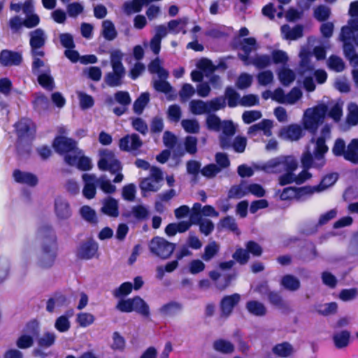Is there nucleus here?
Returning <instances> with one entry per match:
<instances>
[{"instance_id": "nucleus-20", "label": "nucleus", "mask_w": 358, "mask_h": 358, "mask_svg": "<svg viewBox=\"0 0 358 358\" xmlns=\"http://www.w3.org/2000/svg\"><path fill=\"white\" fill-rule=\"evenodd\" d=\"M242 62L246 66L253 65L257 69H264L268 67L271 64V59L267 55H255L250 59H248L246 55L242 57Z\"/></svg>"}, {"instance_id": "nucleus-6", "label": "nucleus", "mask_w": 358, "mask_h": 358, "mask_svg": "<svg viewBox=\"0 0 358 358\" xmlns=\"http://www.w3.org/2000/svg\"><path fill=\"white\" fill-rule=\"evenodd\" d=\"M150 251L155 256L166 259L175 250V244L161 237L153 238L149 243Z\"/></svg>"}, {"instance_id": "nucleus-40", "label": "nucleus", "mask_w": 358, "mask_h": 358, "mask_svg": "<svg viewBox=\"0 0 358 358\" xmlns=\"http://www.w3.org/2000/svg\"><path fill=\"white\" fill-rule=\"evenodd\" d=\"M123 53L119 50L110 52V64L113 71H125L122 65Z\"/></svg>"}, {"instance_id": "nucleus-38", "label": "nucleus", "mask_w": 358, "mask_h": 358, "mask_svg": "<svg viewBox=\"0 0 358 358\" xmlns=\"http://www.w3.org/2000/svg\"><path fill=\"white\" fill-rule=\"evenodd\" d=\"M125 75V71H113L106 76V83L111 87L119 86Z\"/></svg>"}, {"instance_id": "nucleus-8", "label": "nucleus", "mask_w": 358, "mask_h": 358, "mask_svg": "<svg viewBox=\"0 0 358 358\" xmlns=\"http://www.w3.org/2000/svg\"><path fill=\"white\" fill-rule=\"evenodd\" d=\"M162 179V171L156 167H152L150 176L141 181L140 187L143 192L157 191L161 187Z\"/></svg>"}, {"instance_id": "nucleus-64", "label": "nucleus", "mask_w": 358, "mask_h": 358, "mask_svg": "<svg viewBox=\"0 0 358 358\" xmlns=\"http://www.w3.org/2000/svg\"><path fill=\"white\" fill-rule=\"evenodd\" d=\"M262 116V113L259 110H252L245 111L242 115V118L245 124H250L259 120Z\"/></svg>"}, {"instance_id": "nucleus-19", "label": "nucleus", "mask_w": 358, "mask_h": 358, "mask_svg": "<svg viewBox=\"0 0 358 358\" xmlns=\"http://www.w3.org/2000/svg\"><path fill=\"white\" fill-rule=\"evenodd\" d=\"M241 296L238 294L224 296L220 302L222 315L228 317L232 313L234 308L240 302Z\"/></svg>"}, {"instance_id": "nucleus-18", "label": "nucleus", "mask_w": 358, "mask_h": 358, "mask_svg": "<svg viewBox=\"0 0 358 358\" xmlns=\"http://www.w3.org/2000/svg\"><path fill=\"white\" fill-rule=\"evenodd\" d=\"M358 31V16L351 17L348 24L341 28L338 39L341 42H351L355 31Z\"/></svg>"}, {"instance_id": "nucleus-61", "label": "nucleus", "mask_w": 358, "mask_h": 358, "mask_svg": "<svg viewBox=\"0 0 358 358\" xmlns=\"http://www.w3.org/2000/svg\"><path fill=\"white\" fill-rule=\"evenodd\" d=\"M65 298L63 296H57L50 299L47 302L46 310L50 313H53L57 308L61 307Z\"/></svg>"}, {"instance_id": "nucleus-4", "label": "nucleus", "mask_w": 358, "mask_h": 358, "mask_svg": "<svg viewBox=\"0 0 358 358\" xmlns=\"http://www.w3.org/2000/svg\"><path fill=\"white\" fill-rule=\"evenodd\" d=\"M327 112V107L324 104H319L313 108L305 110L302 123L306 129L315 131L318 126L323 122Z\"/></svg>"}, {"instance_id": "nucleus-63", "label": "nucleus", "mask_w": 358, "mask_h": 358, "mask_svg": "<svg viewBox=\"0 0 358 358\" xmlns=\"http://www.w3.org/2000/svg\"><path fill=\"white\" fill-rule=\"evenodd\" d=\"M226 99L228 100V105L230 107H235L239 105V94L232 88H227L225 92Z\"/></svg>"}, {"instance_id": "nucleus-62", "label": "nucleus", "mask_w": 358, "mask_h": 358, "mask_svg": "<svg viewBox=\"0 0 358 358\" xmlns=\"http://www.w3.org/2000/svg\"><path fill=\"white\" fill-rule=\"evenodd\" d=\"M39 84L48 90H52L54 87L53 78L50 76L49 72L41 73L38 77Z\"/></svg>"}, {"instance_id": "nucleus-45", "label": "nucleus", "mask_w": 358, "mask_h": 358, "mask_svg": "<svg viewBox=\"0 0 358 358\" xmlns=\"http://www.w3.org/2000/svg\"><path fill=\"white\" fill-rule=\"evenodd\" d=\"M187 18L184 17L179 20H171L168 24L169 31L173 34H178L179 32L186 33L185 29L187 24Z\"/></svg>"}, {"instance_id": "nucleus-17", "label": "nucleus", "mask_w": 358, "mask_h": 358, "mask_svg": "<svg viewBox=\"0 0 358 358\" xmlns=\"http://www.w3.org/2000/svg\"><path fill=\"white\" fill-rule=\"evenodd\" d=\"M337 180L338 175L336 173H329L325 176L322 179L320 183L318 185L313 187H306L303 189V190L306 193L309 194H313L315 192H321L334 185Z\"/></svg>"}, {"instance_id": "nucleus-44", "label": "nucleus", "mask_w": 358, "mask_h": 358, "mask_svg": "<svg viewBox=\"0 0 358 358\" xmlns=\"http://www.w3.org/2000/svg\"><path fill=\"white\" fill-rule=\"evenodd\" d=\"M248 194V184L241 182L238 185H234L229 191V197L240 199Z\"/></svg>"}, {"instance_id": "nucleus-22", "label": "nucleus", "mask_w": 358, "mask_h": 358, "mask_svg": "<svg viewBox=\"0 0 358 358\" xmlns=\"http://www.w3.org/2000/svg\"><path fill=\"white\" fill-rule=\"evenodd\" d=\"M55 213L60 220L69 219L71 216V210L69 202L62 198H57L55 201Z\"/></svg>"}, {"instance_id": "nucleus-49", "label": "nucleus", "mask_w": 358, "mask_h": 358, "mask_svg": "<svg viewBox=\"0 0 358 358\" xmlns=\"http://www.w3.org/2000/svg\"><path fill=\"white\" fill-rule=\"evenodd\" d=\"M56 340V335L53 332H45L38 338V346L43 348H48L52 346Z\"/></svg>"}, {"instance_id": "nucleus-21", "label": "nucleus", "mask_w": 358, "mask_h": 358, "mask_svg": "<svg viewBox=\"0 0 358 358\" xmlns=\"http://www.w3.org/2000/svg\"><path fill=\"white\" fill-rule=\"evenodd\" d=\"M83 180L85 182L83 189V196L88 199L94 198L96 194V185H97L96 177L93 174L84 173Z\"/></svg>"}, {"instance_id": "nucleus-30", "label": "nucleus", "mask_w": 358, "mask_h": 358, "mask_svg": "<svg viewBox=\"0 0 358 358\" xmlns=\"http://www.w3.org/2000/svg\"><path fill=\"white\" fill-rule=\"evenodd\" d=\"M277 75L280 83L284 86H289L296 78L294 71L285 66L277 70Z\"/></svg>"}, {"instance_id": "nucleus-39", "label": "nucleus", "mask_w": 358, "mask_h": 358, "mask_svg": "<svg viewBox=\"0 0 358 358\" xmlns=\"http://www.w3.org/2000/svg\"><path fill=\"white\" fill-rule=\"evenodd\" d=\"M214 349L223 354H230L234 351V345L229 341L219 339L213 343Z\"/></svg>"}, {"instance_id": "nucleus-52", "label": "nucleus", "mask_w": 358, "mask_h": 358, "mask_svg": "<svg viewBox=\"0 0 358 358\" xmlns=\"http://www.w3.org/2000/svg\"><path fill=\"white\" fill-rule=\"evenodd\" d=\"M144 4V0H132L124 4V9L127 14L137 13L141 10Z\"/></svg>"}, {"instance_id": "nucleus-16", "label": "nucleus", "mask_w": 358, "mask_h": 358, "mask_svg": "<svg viewBox=\"0 0 358 358\" xmlns=\"http://www.w3.org/2000/svg\"><path fill=\"white\" fill-rule=\"evenodd\" d=\"M279 136L286 141H298L303 136L302 127L297 124L283 127L279 132Z\"/></svg>"}, {"instance_id": "nucleus-9", "label": "nucleus", "mask_w": 358, "mask_h": 358, "mask_svg": "<svg viewBox=\"0 0 358 358\" xmlns=\"http://www.w3.org/2000/svg\"><path fill=\"white\" fill-rule=\"evenodd\" d=\"M30 46L31 48V54L33 57L44 56V52L41 49L45 43L46 36L43 30L36 29L29 34Z\"/></svg>"}, {"instance_id": "nucleus-58", "label": "nucleus", "mask_w": 358, "mask_h": 358, "mask_svg": "<svg viewBox=\"0 0 358 358\" xmlns=\"http://www.w3.org/2000/svg\"><path fill=\"white\" fill-rule=\"evenodd\" d=\"M302 97V92L298 87H294L286 94L285 104L293 105L296 103Z\"/></svg>"}, {"instance_id": "nucleus-48", "label": "nucleus", "mask_w": 358, "mask_h": 358, "mask_svg": "<svg viewBox=\"0 0 358 358\" xmlns=\"http://www.w3.org/2000/svg\"><path fill=\"white\" fill-rule=\"evenodd\" d=\"M219 250L220 245L215 241H212L205 247L201 257L204 261L208 262L217 255Z\"/></svg>"}, {"instance_id": "nucleus-60", "label": "nucleus", "mask_w": 358, "mask_h": 358, "mask_svg": "<svg viewBox=\"0 0 358 358\" xmlns=\"http://www.w3.org/2000/svg\"><path fill=\"white\" fill-rule=\"evenodd\" d=\"M149 101V94L143 93L134 102V110L136 113L141 114Z\"/></svg>"}, {"instance_id": "nucleus-55", "label": "nucleus", "mask_w": 358, "mask_h": 358, "mask_svg": "<svg viewBox=\"0 0 358 358\" xmlns=\"http://www.w3.org/2000/svg\"><path fill=\"white\" fill-rule=\"evenodd\" d=\"M271 56V62H273L275 64H282L285 66L289 60L287 52L281 50H273Z\"/></svg>"}, {"instance_id": "nucleus-10", "label": "nucleus", "mask_w": 358, "mask_h": 358, "mask_svg": "<svg viewBox=\"0 0 358 358\" xmlns=\"http://www.w3.org/2000/svg\"><path fill=\"white\" fill-rule=\"evenodd\" d=\"M64 160L69 165L76 166L83 171H87L92 168V162L90 158L85 157L81 150L74 151L73 155H65Z\"/></svg>"}, {"instance_id": "nucleus-15", "label": "nucleus", "mask_w": 358, "mask_h": 358, "mask_svg": "<svg viewBox=\"0 0 358 358\" xmlns=\"http://www.w3.org/2000/svg\"><path fill=\"white\" fill-rule=\"evenodd\" d=\"M273 127V121L264 119L257 124H255L249 127L248 134L250 137H255L259 133H262L263 135L269 137L272 135V128Z\"/></svg>"}, {"instance_id": "nucleus-43", "label": "nucleus", "mask_w": 358, "mask_h": 358, "mask_svg": "<svg viewBox=\"0 0 358 358\" xmlns=\"http://www.w3.org/2000/svg\"><path fill=\"white\" fill-rule=\"evenodd\" d=\"M102 35L108 41H112L117 36V31L113 23L110 20L102 22Z\"/></svg>"}, {"instance_id": "nucleus-37", "label": "nucleus", "mask_w": 358, "mask_h": 358, "mask_svg": "<svg viewBox=\"0 0 358 358\" xmlns=\"http://www.w3.org/2000/svg\"><path fill=\"white\" fill-rule=\"evenodd\" d=\"M131 299L133 305L132 311H135L143 316L148 317L150 314L149 306L145 301L139 296H136Z\"/></svg>"}, {"instance_id": "nucleus-1", "label": "nucleus", "mask_w": 358, "mask_h": 358, "mask_svg": "<svg viewBox=\"0 0 358 358\" xmlns=\"http://www.w3.org/2000/svg\"><path fill=\"white\" fill-rule=\"evenodd\" d=\"M255 167L267 173H284L278 178L280 185L293 182L301 184L312 176L311 173L305 168L299 175L296 176L294 173V171L298 167V162L292 155H280L272 158L266 162L259 163V165H255Z\"/></svg>"}, {"instance_id": "nucleus-57", "label": "nucleus", "mask_w": 358, "mask_h": 358, "mask_svg": "<svg viewBox=\"0 0 358 358\" xmlns=\"http://www.w3.org/2000/svg\"><path fill=\"white\" fill-rule=\"evenodd\" d=\"M97 185L100 189L105 193L110 194L113 193L116 190V187L113 185L110 180H108L105 176H102L97 179Z\"/></svg>"}, {"instance_id": "nucleus-28", "label": "nucleus", "mask_w": 358, "mask_h": 358, "mask_svg": "<svg viewBox=\"0 0 358 358\" xmlns=\"http://www.w3.org/2000/svg\"><path fill=\"white\" fill-rule=\"evenodd\" d=\"M258 49V44L257 43L256 39L253 37L246 38L241 41L240 43V50L243 52L238 53V57L242 61V57L246 55L248 59L252 57L250 54L252 51H255Z\"/></svg>"}, {"instance_id": "nucleus-35", "label": "nucleus", "mask_w": 358, "mask_h": 358, "mask_svg": "<svg viewBox=\"0 0 358 358\" xmlns=\"http://www.w3.org/2000/svg\"><path fill=\"white\" fill-rule=\"evenodd\" d=\"M246 309L250 314L258 317L264 316L266 313L265 306L262 303L255 300L247 302Z\"/></svg>"}, {"instance_id": "nucleus-41", "label": "nucleus", "mask_w": 358, "mask_h": 358, "mask_svg": "<svg viewBox=\"0 0 358 358\" xmlns=\"http://www.w3.org/2000/svg\"><path fill=\"white\" fill-rule=\"evenodd\" d=\"M280 284L285 289L289 291H296L300 287L299 279L292 275H285L282 278Z\"/></svg>"}, {"instance_id": "nucleus-3", "label": "nucleus", "mask_w": 358, "mask_h": 358, "mask_svg": "<svg viewBox=\"0 0 358 358\" xmlns=\"http://www.w3.org/2000/svg\"><path fill=\"white\" fill-rule=\"evenodd\" d=\"M36 238L41 241V254L37 262L38 267L47 268L52 266L57 255L56 236L53 229L43 226L36 231Z\"/></svg>"}, {"instance_id": "nucleus-31", "label": "nucleus", "mask_w": 358, "mask_h": 358, "mask_svg": "<svg viewBox=\"0 0 358 358\" xmlns=\"http://www.w3.org/2000/svg\"><path fill=\"white\" fill-rule=\"evenodd\" d=\"M101 211L108 216L117 217L119 215L117 201L111 197H108L104 199L103 201Z\"/></svg>"}, {"instance_id": "nucleus-34", "label": "nucleus", "mask_w": 358, "mask_h": 358, "mask_svg": "<svg viewBox=\"0 0 358 358\" xmlns=\"http://www.w3.org/2000/svg\"><path fill=\"white\" fill-rule=\"evenodd\" d=\"M342 43L345 57L349 59L350 64L353 67H358V54H356L354 45L351 42Z\"/></svg>"}, {"instance_id": "nucleus-47", "label": "nucleus", "mask_w": 358, "mask_h": 358, "mask_svg": "<svg viewBox=\"0 0 358 358\" xmlns=\"http://www.w3.org/2000/svg\"><path fill=\"white\" fill-rule=\"evenodd\" d=\"M148 215V209L143 206H136L132 208L131 213L125 212L123 215L125 217H130L131 215L138 220L145 219Z\"/></svg>"}, {"instance_id": "nucleus-25", "label": "nucleus", "mask_w": 358, "mask_h": 358, "mask_svg": "<svg viewBox=\"0 0 358 358\" xmlns=\"http://www.w3.org/2000/svg\"><path fill=\"white\" fill-rule=\"evenodd\" d=\"M22 60V55L17 52L4 50L0 53V63L3 66L18 65Z\"/></svg>"}, {"instance_id": "nucleus-29", "label": "nucleus", "mask_w": 358, "mask_h": 358, "mask_svg": "<svg viewBox=\"0 0 358 358\" xmlns=\"http://www.w3.org/2000/svg\"><path fill=\"white\" fill-rule=\"evenodd\" d=\"M13 178L17 182L25 184L29 186H35L38 182L37 177L33 173L21 171L20 170L14 171Z\"/></svg>"}, {"instance_id": "nucleus-24", "label": "nucleus", "mask_w": 358, "mask_h": 358, "mask_svg": "<svg viewBox=\"0 0 358 358\" xmlns=\"http://www.w3.org/2000/svg\"><path fill=\"white\" fill-rule=\"evenodd\" d=\"M98 248L97 243L89 241L80 246L78 250V256L85 259H92L96 256Z\"/></svg>"}, {"instance_id": "nucleus-5", "label": "nucleus", "mask_w": 358, "mask_h": 358, "mask_svg": "<svg viewBox=\"0 0 358 358\" xmlns=\"http://www.w3.org/2000/svg\"><path fill=\"white\" fill-rule=\"evenodd\" d=\"M39 333V323L34 320L27 322L21 335L16 340V345L20 349H27L34 344V338Z\"/></svg>"}, {"instance_id": "nucleus-2", "label": "nucleus", "mask_w": 358, "mask_h": 358, "mask_svg": "<svg viewBox=\"0 0 358 358\" xmlns=\"http://www.w3.org/2000/svg\"><path fill=\"white\" fill-rule=\"evenodd\" d=\"M331 138V128L325 124L319 136L313 137L303 154L301 161L303 168L308 171L310 167L321 168L325 164L324 155L329 148L326 144L327 140Z\"/></svg>"}, {"instance_id": "nucleus-51", "label": "nucleus", "mask_w": 358, "mask_h": 358, "mask_svg": "<svg viewBox=\"0 0 358 358\" xmlns=\"http://www.w3.org/2000/svg\"><path fill=\"white\" fill-rule=\"evenodd\" d=\"M328 67L336 72H341L345 69V63L343 59L336 55H331L327 60Z\"/></svg>"}, {"instance_id": "nucleus-12", "label": "nucleus", "mask_w": 358, "mask_h": 358, "mask_svg": "<svg viewBox=\"0 0 358 358\" xmlns=\"http://www.w3.org/2000/svg\"><path fill=\"white\" fill-rule=\"evenodd\" d=\"M196 66L199 70H194L191 73V78L194 82L201 81L203 76L208 77L215 69L212 62L207 59L199 60Z\"/></svg>"}, {"instance_id": "nucleus-42", "label": "nucleus", "mask_w": 358, "mask_h": 358, "mask_svg": "<svg viewBox=\"0 0 358 358\" xmlns=\"http://www.w3.org/2000/svg\"><path fill=\"white\" fill-rule=\"evenodd\" d=\"M273 352L277 356L287 357L294 352V348L289 343L284 342L275 345Z\"/></svg>"}, {"instance_id": "nucleus-23", "label": "nucleus", "mask_w": 358, "mask_h": 358, "mask_svg": "<svg viewBox=\"0 0 358 358\" xmlns=\"http://www.w3.org/2000/svg\"><path fill=\"white\" fill-rule=\"evenodd\" d=\"M220 130L222 133L220 136V145L222 148L229 147V138L232 136L236 131V127L231 121H224L222 123Z\"/></svg>"}, {"instance_id": "nucleus-13", "label": "nucleus", "mask_w": 358, "mask_h": 358, "mask_svg": "<svg viewBox=\"0 0 358 358\" xmlns=\"http://www.w3.org/2000/svg\"><path fill=\"white\" fill-rule=\"evenodd\" d=\"M53 147L56 152L66 155H73L74 151L78 149L76 141L64 136L57 137L53 142Z\"/></svg>"}, {"instance_id": "nucleus-7", "label": "nucleus", "mask_w": 358, "mask_h": 358, "mask_svg": "<svg viewBox=\"0 0 358 358\" xmlns=\"http://www.w3.org/2000/svg\"><path fill=\"white\" fill-rule=\"evenodd\" d=\"M98 167L101 171H108L111 173H116L122 170L120 162L115 158L114 153L108 150L100 152Z\"/></svg>"}, {"instance_id": "nucleus-33", "label": "nucleus", "mask_w": 358, "mask_h": 358, "mask_svg": "<svg viewBox=\"0 0 358 358\" xmlns=\"http://www.w3.org/2000/svg\"><path fill=\"white\" fill-rule=\"evenodd\" d=\"M344 159L353 164H358V138L352 139L348 145Z\"/></svg>"}, {"instance_id": "nucleus-36", "label": "nucleus", "mask_w": 358, "mask_h": 358, "mask_svg": "<svg viewBox=\"0 0 358 358\" xmlns=\"http://www.w3.org/2000/svg\"><path fill=\"white\" fill-rule=\"evenodd\" d=\"M208 101L192 100L189 103L190 111L194 115H202L210 113Z\"/></svg>"}, {"instance_id": "nucleus-46", "label": "nucleus", "mask_w": 358, "mask_h": 358, "mask_svg": "<svg viewBox=\"0 0 358 358\" xmlns=\"http://www.w3.org/2000/svg\"><path fill=\"white\" fill-rule=\"evenodd\" d=\"M347 122L351 126L358 124V105L355 103L351 102L348 104Z\"/></svg>"}, {"instance_id": "nucleus-53", "label": "nucleus", "mask_w": 358, "mask_h": 358, "mask_svg": "<svg viewBox=\"0 0 358 358\" xmlns=\"http://www.w3.org/2000/svg\"><path fill=\"white\" fill-rule=\"evenodd\" d=\"M95 320L94 316L89 313H80L76 316V322L81 327H87L94 323Z\"/></svg>"}, {"instance_id": "nucleus-54", "label": "nucleus", "mask_w": 358, "mask_h": 358, "mask_svg": "<svg viewBox=\"0 0 358 358\" xmlns=\"http://www.w3.org/2000/svg\"><path fill=\"white\" fill-rule=\"evenodd\" d=\"M148 69L151 73L157 74L159 78H166L168 77V72L161 67L159 59L152 61L150 64Z\"/></svg>"}, {"instance_id": "nucleus-27", "label": "nucleus", "mask_w": 358, "mask_h": 358, "mask_svg": "<svg viewBox=\"0 0 358 358\" xmlns=\"http://www.w3.org/2000/svg\"><path fill=\"white\" fill-rule=\"evenodd\" d=\"M351 334L348 330L336 331L332 339L335 347L338 349H343L348 346L350 343Z\"/></svg>"}, {"instance_id": "nucleus-56", "label": "nucleus", "mask_w": 358, "mask_h": 358, "mask_svg": "<svg viewBox=\"0 0 358 358\" xmlns=\"http://www.w3.org/2000/svg\"><path fill=\"white\" fill-rule=\"evenodd\" d=\"M258 83L262 86H266L273 82V73L270 70L259 72L257 76Z\"/></svg>"}, {"instance_id": "nucleus-59", "label": "nucleus", "mask_w": 358, "mask_h": 358, "mask_svg": "<svg viewBox=\"0 0 358 358\" xmlns=\"http://www.w3.org/2000/svg\"><path fill=\"white\" fill-rule=\"evenodd\" d=\"M80 213L82 217L89 222H96V215L95 211L88 206H84L80 209Z\"/></svg>"}, {"instance_id": "nucleus-32", "label": "nucleus", "mask_w": 358, "mask_h": 358, "mask_svg": "<svg viewBox=\"0 0 358 358\" xmlns=\"http://www.w3.org/2000/svg\"><path fill=\"white\" fill-rule=\"evenodd\" d=\"M283 38L287 40H296L303 36V27L300 25L290 28L289 25H283L281 27Z\"/></svg>"}, {"instance_id": "nucleus-50", "label": "nucleus", "mask_w": 358, "mask_h": 358, "mask_svg": "<svg viewBox=\"0 0 358 358\" xmlns=\"http://www.w3.org/2000/svg\"><path fill=\"white\" fill-rule=\"evenodd\" d=\"M72 313H69V316L62 315L59 316L55 322V328L59 332H66L71 327L69 317L72 315Z\"/></svg>"}, {"instance_id": "nucleus-11", "label": "nucleus", "mask_w": 358, "mask_h": 358, "mask_svg": "<svg viewBox=\"0 0 358 358\" xmlns=\"http://www.w3.org/2000/svg\"><path fill=\"white\" fill-rule=\"evenodd\" d=\"M15 129L20 141H29L33 139L35 126L29 119H22L15 124Z\"/></svg>"}, {"instance_id": "nucleus-14", "label": "nucleus", "mask_w": 358, "mask_h": 358, "mask_svg": "<svg viewBox=\"0 0 358 358\" xmlns=\"http://www.w3.org/2000/svg\"><path fill=\"white\" fill-rule=\"evenodd\" d=\"M34 7L32 0H27L23 3L22 12L26 17L24 19V26L27 28H33L40 22L38 15L34 13Z\"/></svg>"}, {"instance_id": "nucleus-26", "label": "nucleus", "mask_w": 358, "mask_h": 358, "mask_svg": "<svg viewBox=\"0 0 358 358\" xmlns=\"http://www.w3.org/2000/svg\"><path fill=\"white\" fill-rule=\"evenodd\" d=\"M142 142L136 134L127 135L120 140L119 146L122 150L131 151L139 148Z\"/></svg>"}]
</instances>
